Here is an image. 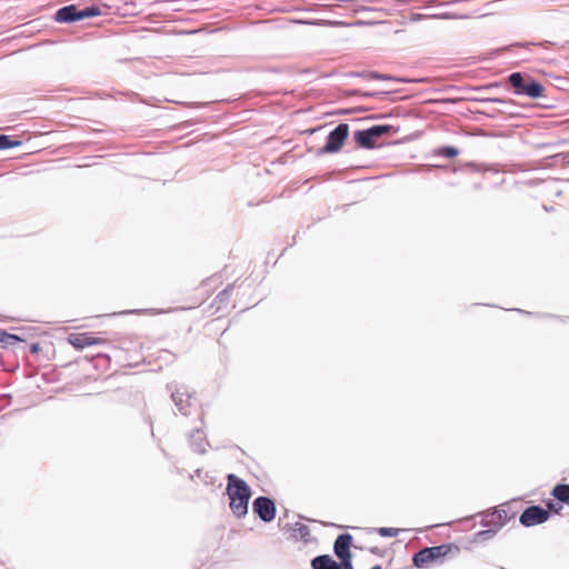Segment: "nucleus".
Listing matches in <instances>:
<instances>
[{
  "label": "nucleus",
  "instance_id": "obj_1",
  "mask_svg": "<svg viewBox=\"0 0 569 569\" xmlns=\"http://www.w3.org/2000/svg\"><path fill=\"white\" fill-rule=\"evenodd\" d=\"M227 493L230 499V509L238 518L248 512L249 499L251 497L250 487L247 482L233 473L228 475Z\"/></svg>",
  "mask_w": 569,
  "mask_h": 569
},
{
  "label": "nucleus",
  "instance_id": "obj_2",
  "mask_svg": "<svg viewBox=\"0 0 569 569\" xmlns=\"http://www.w3.org/2000/svg\"><path fill=\"white\" fill-rule=\"evenodd\" d=\"M349 134V126L347 123H339L331 130L327 137L326 144L320 149V153H336L338 152Z\"/></svg>",
  "mask_w": 569,
  "mask_h": 569
},
{
  "label": "nucleus",
  "instance_id": "obj_3",
  "mask_svg": "<svg viewBox=\"0 0 569 569\" xmlns=\"http://www.w3.org/2000/svg\"><path fill=\"white\" fill-rule=\"evenodd\" d=\"M549 519V510L539 505L527 507L519 517L521 526L529 528L541 525Z\"/></svg>",
  "mask_w": 569,
  "mask_h": 569
},
{
  "label": "nucleus",
  "instance_id": "obj_4",
  "mask_svg": "<svg viewBox=\"0 0 569 569\" xmlns=\"http://www.w3.org/2000/svg\"><path fill=\"white\" fill-rule=\"evenodd\" d=\"M252 510L263 522H270L276 517L274 501L264 496L257 497L252 502Z\"/></svg>",
  "mask_w": 569,
  "mask_h": 569
},
{
  "label": "nucleus",
  "instance_id": "obj_5",
  "mask_svg": "<svg viewBox=\"0 0 569 569\" xmlns=\"http://www.w3.org/2000/svg\"><path fill=\"white\" fill-rule=\"evenodd\" d=\"M168 389L171 390V399L174 402V406L177 407L178 411L183 415L188 416L190 413V407H191V395L187 390L181 389H171V386H168Z\"/></svg>",
  "mask_w": 569,
  "mask_h": 569
},
{
  "label": "nucleus",
  "instance_id": "obj_6",
  "mask_svg": "<svg viewBox=\"0 0 569 569\" xmlns=\"http://www.w3.org/2000/svg\"><path fill=\"white\" fill-rule=\"evenodd\" d=\"M351 543L352 536L350 533H341L336 538L333 543V551L339 560L352 558V553L350 551Z\"/></svg>",
  "mask_w": 569,
  "mask_h": 569
},
{
  "label": "nucleus",
  "instance_id": "obj_7",
  "mask_svg": "<svg viewBox=\"0 0 569 569\" xmlns=\"http://www.w3.org/2000/svg\"><path fill=\"white\" fill-rule=\"evenodd\" d=\"M68 341L71 346H73L77 349H83L86 347L94 346L102 342L101 339L94 338L88 332L71 333L68 338Z\"/></svg>",
  "mask_w": 569,
  "mask_h": 569
},
{
  "label": "nucleus",
  "instance_id": "obj_8",
  "mask_svg": "<svg viewBox=\"0 0 569 569\" xmlns=\"http://www.w3.org/2000/svg\"><path fill=\"white\" fill-rule=\"evenodd\" d=\"M54 20L60 23H71L79 21L78 7L76 4L64 6L57 10Z\"/></svg>",
  "mask_w": 569,
  "mask_h": 569
},
{
  "label": "nucleus",
  "instance_id": "obj_9",
  "mask_svg": "<svg viewBox=\"0 0 569 569\" xmlns=\"http://www.w3.org/2000/svg\"><path fill=\"white\" fill-rule=\"evenodd\" d=\"M189 442L194 452L204 453L207 451L208 441L201 429L197 428L190 433Z\"/></svg>",
  "mask_w": 569,
  "mask_h": 569
},
{
  "label": "nucleus",
  "instance_id": "obj_10",
  "mask_svg": "<svg viewBox=\"0 0 569 569\" xmlns=\"http://www.w3.org/2000/svg\"><path fill=\"white\" fill-rule=\"evenodd\" d=\"M520 96L538 99L545 96V88L540 82L530 77L527 83L523 86Z\"/></svg>",
  "mask_w": 569,
  "mask_h": 569
},
{
  "label": "nucleus",
  "instance_id": "obj_11",
  "mask_svg": "<svg viewBox=\"0 0 569 569\" xmlns=\"http://www.w3.org/2000/svg\"><path fill=\"white\" fill-rule=\"evenodd\" d=\"M438 560L430 547L420 549L413 555L412 562L417 568H423L427 565Z\"/></svg>",
  "mask_w": 569,
  "mask_h": 569
},
{
  "label": "nucleus",
  "instance_id": "obj_12",
  "mask_svg": "<svg viewBox=\"0 0 569 569\" xmlns=\"http://www.w3.org/2000/svg\"><path fill=\"white\" fill-rule=\"evenodd\" d=\"M353 139L356 143L363 149H373L376 147V142L372 139V136L368 132L367 129L365 130H357L353 133Z\"/></svg>",
  "mask_w": 569,
  "mask_h": 569
},
{
  "label": "nucleus",
  "instance_id": "obj_13",
  "mask_svg": "<svg viewBox=\"0 0 569 569\" xmlns=\"http://www.w3.org/2000/svg\"><path fill=\"white\" fill-rule=\"evenodd\" d=\"M530 76L523 74L521 72H512L508 77V81L510 86L513 88L516 94H520L523 86L527 83Z\"/></svg>",
  "mask_w": 569,
  "mask_h": 569
},
{
  "label": "nucleus",
  "instance_id": "obj_14",
  "mask_svg": "<svg viewBox=\"0 0 569 569\" xmlns=\"http://www.w3.org/2000/svg\"><path fill=\"white\" fill-rule=\"evenodd\" d=\"M551 495L560 502L569 505V483H559L555 486Z\"/></svg>",
  "mask_w": 569,
  "mask_h": 569
},
{
  "label": "nucleus",
  "instance_id": "obj_15",
  "mask_svg": "<svg viewBox=\"0 0 569 569\" xmlns=\"http://www.w3.org/2000/svg\"><path fill=\"white\" fill-rule=\"evenodd\" d=\"M332 558L329 555H320L311 560L312 569H329L332 562Z\"/></svg>",
  "mask_w": 569,
  "mask_h": 569
},
{
  "label": "nucleus",
  "instance_id": "obj_16",
  "mask_svg": "<svg viewBox=\"0 0 569 569\" xmlns=\"http://www.w3.org/2000/svg\"><path fill=\"white\" fill-rule=\"evenodd\" d=\"M99 14H101V10L96 4L87 7L84 9H78V19H79V21L88 19V18H93V17H97Z\"/></svg>",
  "mask_w": 569,
  "mask_h": 569
},
{
  "label": "nucleus",
  "instance_id": "obj_17",
  "mask_svg": "<svg viewBox=\"0 0 569 569\" xmlns=\"http://www.w3.org/2000/svg\"><path fill=\"white\" fill-rule=\"evenodd\" d=\"M392 127L389 124H376L368 128L367 130L372 136V139L376 141V139L389 133Z\"/></svg>",
  "mask_w": 569,
  "mask_h": 569
},
{
  "label": "nucleus",
  "instance_id": "obj_18",
  "mask_svg": "<svg viewBox=\"0 0 569 569\" xmlns=\"http://www.w3.org/2000/svg\"><path fill=\"white\" fill-rule=\"evenodd\" d=\"M19 341H22V339L19 338L18 336L8 333L4 330H0V347L7 348L9 346H13Z\"/></svg>",
  "mask_w": 569,
  "mask_h": 569
},
{
  "label": "nucleus",
  "instance_id": "obj_19",
  "mask_svg": "<svg viewBox=\"0 0 569 569\" xmlns=\"http://www.w3.org/2000/svg\"><path fill=\"white\" fill-rule=\"evenodd\" d=\"M481 525L488 528H497V531H499L502 528L501 522H499V520L495 517V513L492 511L483 515L481 519Z\"/></svg>",
  "mask_w": 569,
  "mask_h": 569
},
{
  "label": "nucleus",
  "instance_id": "obj_20",
  "mask_svg": "<svg viewBox=\"0 0 569 569\" xmlns=\"http://www.w3.org/2000/svg\"><path fill=\"white\" fill-rule=\"evenodd\" d=\"M460 153L459 149L452 146H442L435 150V154L445 158H455Z\"/></svg>",
  "mask_w": 569,
  "mask_h": 569
},
{
  "label": "nucleus",
  "instance_id": "obj_21",
  "mask_svg": "<svg viewBox=\"0 0 569 569\" xmlns=\"http://www.w3.org/2000/svg\"><path fill=\"white\" fill-rule=\"evenodd\" d=\"M369 80H386V81H395V82H406L405 79L397 78L390 74L379 73L377 71H371L368 73Z\"/></svg>",
  "mask_w": 569,
  "mask_h": 569
},
{
  "label": "nucleus",
  "instance_id": "obj_22",
  "mask_svg": "<svg viewBox=\"0 0 569 569\" xmlns=\"http://www.w3.org/2000/svg\"><path fill=\"white\" fill-rule=\"evenodd\" d=\"M232 289L233 284H229L224 290L216 296L214 301L218 303V308H221L222 305L226 306L228 303L229 295Z\"/></svg>",
  "mask_w": 569,
  "mask_h": 569
},
{
  "label": "nucleus",
  "instance_id": "obj_23",
  "mask_svg": "<svg viewBox=\"0 0 569 569\" xmlns=\"http://www.w3.org/2000/svg\"><path fill=\"white\" fill-rule=\"evenodd\" d=\"M21 144L19 140H11L9 136L0 134V150L14 148Z\"/></svg>",
  "mask_w": 569,
  "mask_h": 569
},
{
  "label": "nucleus",
  "instance_id": "obj_24",
  "mask_svg": "<svg viewBox=\"0 0 569 569\" xmlns=\"http://www.w3.org/2000/svg\"><path fill=\"white\" fill-rule=\"evenodd\" d=\"M435 553V556L440 559L447 556L451 550V545H439L435 547H430Z\"/></svg>",
  "mask_w": 569,
  "mask_h": 569
},
{
  "label": "nucleus",
  "instance_id": "obj_25",
  "mask_svg": "<svg viewBox=\"0 0 569 569\" xmlns=\"http://www.w3.org/2000/svg\"><path fill=\"white\" fill-rule=\"evenodd\" d=\"M376 531L381 536V537H397L398 533H399V529L397 528H387V527H380L378 529H376Z\"/></svg>",
  "mask_w": 569,
  "mask_h": 569
},
{
  "label": "nucleus",
  "instance_id": "obj_26",
  "mask_svg": "<svg viewBox=\"0 0 569 569\" xmlns=\"http://www.w3.org/2000/svg\"><path fill=\"white\" fill-rule=\"evenodd\" d=\"M497 532V528H488L486 530L477 532L476 537L479 540H488L491 539Z\"/></svg>",
  "mask_w": 569,
  "mask_h": 569
},
{
  "label": "nucleus",
  "instance_id": "obj_27",
  "mask_svg": "<svg viewBox=\"0 0 569 569\" xmlns=\"http://www.w3.org/2000/svg\"><path fill=\"white\" fill-rule=\"evenodd\" d=\"M295 532L301 539H306L310 535V530H309L308 526L300 523V522L296 523Z\"/></svg>",
  "mask_w": 569,
  "mask_h": 569
},
{
  "label": "nucleus",
  "instance_id": "obj_28",
  "mask_svg": "<svg viewBox=\"0 0 569 569\" xmlns=\"http://www.w3.org/2000/svg\"><path fill=\"white\" fill-rule=\"evenodd\" d=\"M495 513V517L501 522V526L503 527L508 520V513L505 509H495L492 511Z\"/></svg>",
  "mask_w": 569,
  "mask_h": 569
},
{
  "label": "nucleus",
  "instance_id": "obj_29",
  "mask_svg": "<svg viewBox=\"0 0 569 569\" xmlns=\"http://www.w3.org/2000/svg\"><path fill=\"white\" fill-rule=\"evenodd\" d=\"M546 506H547L546 510H549V515L551 512L559 513L562 510V506L560 503H558V502H555L553 500L547 501Z\"/></svg>",
  "mask_w": 569,
  "mask_h": 569
},
{
  "label": "nucleus",
  "instance_id": "obj_30",
  "mask_svg": "<svg viewBox=\"0 0 569 569\" xmlns=\"http://www.w3.org/2000/svg\"><path fill=\"white\" fill-rule=\"evenodd\" d=\"M340 569H353V566H352V558H348V559H345V560H340Z\"/></svg>",
  "mask_w": 569,
  "mask_h": 569
},
{
  "label": "nucleus",
  "instance_id": "obj_31",
  "mask_svg": "<svg viewBox=\"0 0 569 569\" xmlns=\"http://www.w3.org/2000/svg\"><path fill=\"white\" fill-rule=\"evenodd\" d=\"M388 91L386 92H360V91H353L352 94H361L362 97H378V96H381V94H387Z\"/></svg>",
  "mask_w": 569,
  "mask_h": 569
},
{
  "label": "nucleus",
  "instance_id": "obj_32",
  "mask_svg": "<svg viewBox=\"0 0 569 569\" xmlns=\"http://www.w3.org/2000/svg\"><path fill=\"white\" fill-rule=\"evenodd\" d=\"M556 157L561 159L562 164L569 166V152L559 153Z\"/></svg>",
  "mask_w": 569,
  "mask_h": 569
},
{
  "label": "nucleus",
  "instance_id": "obj_33",
  "mask_svg": "<svg viewBox=\"0 0 569 569\" xmlns=\"http://www.w3.org/2000/svg\"><path fill=\"white\" fill-rule=\"evenodd\" d=\"M487 101H490V102H493V103H499V104H506L507 103V100L501 99V98H490Z\"/></svg>",
  "mask_w": 569,
  "mask_h": 569
},
{
  "label": "nucleus",
  "instance_id": "obj_34",
  "mask_svg": "<svg viewBox=\"0 0 569 569\" xmlns=\"http://www.w3.org/2000/svg\"><path fill=\"white\" fill-rule=\"evenodd\" d=\"M39 350H40V346H39V343H32V345L30 346V352H31V353H38V352H39Z\"/></svg>",
  "mask_w": 569,
  "mask_h": 569
},
{
  "label": "nucleus",
  "instance_id": "obj_35",
  "mask_svg": "<svg viewBox=\"0 0 569 569\" xmlns=\"http://www.w3.org/2000/svg\"><path fill=\"white\" fill-rule=\"evenodd\" d=\"M370 71H362V72H355L353 74L357 76V77H361V78H365V79H368V73Z\"/></svg>",
  "mask_w": 569,
  "mask_h": 569
},
{
  "label": "nucleus",
  "instance_id": "obj_36",
  "mask_svg": "<svg viewBox=\"0 0 569 569\" xmlns=\"http://www.w3.org/2000/svg\"><path fill=\"white\" fill-rule=\"evenodd\" d=\"M463 168H468V169H478L477 164L475 162H467Z\"/></svg>",
  "mask_w": 569,
  "mask_h": 569
},
{
  "label": "nucleus",
  "instance_id": "obj_37",
  "mask_svg": "<svg viewBox=\"0 0 569 569\" xmlns=\"http://www.w3.org/2000/svg\"><path fill=\"white\" fill-rule=\"evenodd\" d=\"M339 566H340V563H339V562H337V561L332 560V562H331V565H330V568H329V569H340V567H339Z\"/></svg>",
  "mask_w": 569,
  "mask_h": 569
},
{
  "label": "nucleus",
  "instance_id": "obj_38",
  "mask_svg": "<svg viewBox=\"0 0 569 569\" xmlns=\"http://www.w3.org/2000/svg\"><path fill=\"white\" fill-rule=\"evenodd\" d=\"M370 552L373 553V555H380V550H379L378 547L370 548Z\"/></svg>",
  "mask_w": 569,
  "mask_h": 569
},
{
  "label": "nucleus",
  "instance_id": "obj_39",
  "mask_svg": "<svg viewBox=\"0 0 569 569\" xmlns=\"http://www.w3.org/2000/svg\"><path fill=\"white\" fill-rule=\"evenodd\" d=\"M499 84L498 83H491L489 86H487V89H490V88H493V87H498Z\"/></svg>",
  "mask_w": 569,
  "mask_h": 569
},
{
  "label": "nucleus",
  "instance_id": "obj_40",
  "mask_svg": "<svg viewBox=\"0 0 569 569\" xmlns=\"http://www.w3.org/2000/svg\"><path fill=\"white\" fill-rule=\"evenodd\" d=\"M370 569H381V566L380 565H377V566H373L372 568Z\"/></svg>",
  "mask_w": 569,
  "mask_h": 569
},
{
  "label": "nucleus",
  "instance_id": "obj_41",
  "mask_svg": "<svg viewBox=\"0 0 569 569\" xmlns=\"http://www.w3.org/2000/svg\"><path fill=\"white\" fill-rule=\"evenodd\" d=\"M543 209H545L546 211H549V210H550V207L543 206Z\"/></svg>",
  "mask_w": 569,
  "mask_h": 569
},
{
  "label": "nucleus",
  "instance_id": "obj_42",
  "mask_svg": "<svg viewBox=\"0 0 569 569\" xmlns=\"http://www.w3.org/2000/svg\"><path fill=\"white\" fill-rule=\"evenodd\" d=\"M543 209H545L546 211H549V210H550V207L543 206Z\"/></svg>",
  "mask_w": 569,
  "mask_h": 569
}]
</instances>
